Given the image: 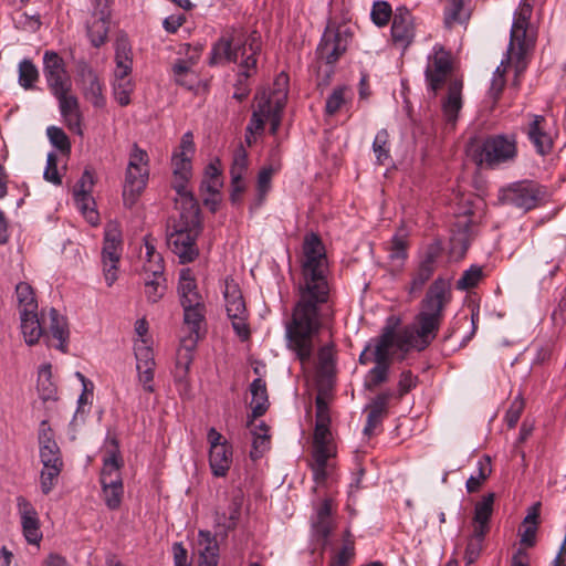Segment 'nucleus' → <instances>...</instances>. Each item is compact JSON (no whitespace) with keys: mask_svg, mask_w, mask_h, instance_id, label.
<instances>
[{"mask_svg":"<svg viewBox=\"0 0 566 566\" xmlns=\"http://www.w3.org/2000/svg\"><path fill=\"white\" fill-rule=\"evenodd\" d=\"M415 21L406 7H398L391 13V44L401 50V54L412 42L415 36Z\"/></svg>","mask_w":566,"mask_h":566,"instance_id":"obj_18","label":"nucleus"},{"mask_svg":"<svg viewBox=\"0 0 566 566\" xmlns=\"http://www.w3.org/2000/svg\"><path fill=\"white\" fill-rule=\"evenodd\" d=\"M470 15L469 0H448L444 8V23L448 28L465 23Z\"/></svg>","mask_w":566,"mask_h":566,"instance_id":"obj_39","label":"nucleus"},{"mask_svg":"<svg viewBox=\"0 0 566 566\" xmlns=\"http://www.w3.org/2000/svg\"><path fill=\"white\" fill-rule=\"evenodd\" d=\"M348 34L340 29L327 27L317 46L319 59L327 64H334L347 50Z\"/></svg>","mask_w":566,"mask_h":566,"instance_id":"obj_19","label":"nucleus"},{"mask_svg":"<svg viewBox=\"0 0 566 566\" xmlns=\"http://www.w3.org/2000/svg\"><path fill=\"white\" fill-rule=\"evenodd\" d=\"M352 101V91L348 86L342 85L333 90L326 99L325 113L334 116L344 105Z\"/></svg>","mask_w":566,"mask_h":566,"instance_id":"obj_44","label":"nucleus"},{"mask_svg":"<svg viewBox=\"0 0 566 566\" xmlns=\"http://www.w3.org/2000/svg\"><path fill=\"white\" fill-rule=\"evenodd\" d=\"M182 307L185 312V324L189 327L190 332L198 337L205 318L203 302H199V305L184 304Z\"/></svg>","mask_w":566,"mask_h":566,"instance_id":"obj_46","label":"nucleus"},{"mask_svg":"<svg viewBox=\"0 0 566 566\" xmlns=\"http://www.w3.org/2000/svg\"><path fill=\"white\" fill-rule=\"evenodd\" d=\"M312 536L325 546L328 537L335 527V522L332 515V500H324L316 509L312 517Z\"/></svg>","mask_w":566,"mask_h":566,"instance_id":"obj_25","label":"nucleus"},{"mask_svg":"<svg viewBox=\"0 0 566 566\" xmlns=\"http://www.w3.org/2000/svg\"><path fill=\"white\" fill-rule=\"evenodd\" d=\"M486 534L488 532L473 528L472 535L468 541L464 553V559L468 565L473 564L479 558L483 548V542Z\"/></svg>","mask_w":566,"mask_h":566,"instance_id":"obj_52","label":"nucleus"},{"mask_svg":"<svg viewBox=\"0 0 566 566\" xmlns=\"http://www.w3.org/2000/svg\"><path fill=\"white\" fill-rule=\"evenodd\" d=\"M250 391L252 395V417L259 418L263 416L269 408V398L265 381L261 378L254 379L250 385Z\"/></svg>","mask_w":566,"mask_h":566,"instance_id":"obj_42","label":"nucleus"},{"mask_svg":"<svg viewBox=\"0 0 566 566\" xmlns=\"http://www.w3.org/2000/svg\"><path fill=\"white\" fill-rule=\"evenodd\" d=\"M302 282L298 287L292 318L285 325L287 348L304 366L310 364L315 348V337L325 321L333 317L327 282V256L316 233L306 234L303 242Z\"/></svg>","mask_w":566,"mask_h":566,"instance_id":"obj_1","label":"nucleus"},{"mask_svg":"<svg viewBox=\"0 0 566 566\" xmlns=\"http://www.w3.org/2000/svg\"><path fill=\"white\" fill-rule=\"evenodd\" d=\"M148 163V154L134 144L129 155L123 189L124 205L128 208H132L137 202V199L146 188L149 177Z\"/></svg>","mask_w":566,"mask_h":566,"instance_id":"obj_9","label":"nucleus"},{"mask_svg":"<svg viewBox=\"0 0 566 566\" xmlns=\"http://www.w3.org/2000/svg\"><path fill=\"white\" fill-rule=\"evenodd\" d=\"M63 467L48 465L43 467L40 472V488L43 494L48 495L56 485Z\"/></svg>","mask_w":566,"mask_h":566,"instance_id":"obj_56","label":"nucleus"},{"mask_svg":"<svg viewBox=\"0 0 566 566\" xmlns=\"http://www.w3.org/2000/svg\"><path fill=\"white\" fill-rule=\"evenodd\" d=\"M243 501V492L240 489H233L227 494L226 503L218 505L214 512L217 535L227 537L229 532L237 528L241 517Z\"/></svg>","mask_w":566,"mask_h":566,"instance_id":"obj_12","label":"nucleus"},{"mask_svg":"<svg viewBox=\"0 0 566 566\" xmlns=\"http://www.w3.org/2000/svg\"><path fill=\"white\" fill-rule=\"evenodd\" d=\"M226 310L229 317H238V315H247L245 302L239 285L233 281L226 282L224 289Z\"/></svg>","mask_w":566,"mask_h":566,"instance_id":"obj_37","label":"nucleus"},{"mask_svg":"<svg viewBox=\"0 0 566 566\" xmlns=\"http://www.w3.org/2000/svg\"><path fill=\"white\" fill-rule=\"evenodd\" d=\"M171 165L174 172L172 188L179 195V199L176 202L177 205L186 203L188 197L195 198L187 188L192 170L191 157L175 153L171 158Z\"/></svg>","mask_w":566,"mask_h":566,"instance_id":"obj_22","label":"nucleus"},{"mask_svg":"<svg viewBox=\"0 0 566 566\" xmlns=\"http://www.w3.org/2000/svg\"><path fill=\"white\" fill-rule=\"evenodd\" d=\"M492 472L491 459L483 457L478 461V470L467 481V490L469 493L479 491L483 482L490 476Z\"/></svg>","mask_w":566,"mask_h":566,"instance_id":"obj_48","label":"nucleus"},{"mask_svg":"<svg viewBox=\"0 0 566 566\" xmlns=\"http://www.w3.org/2000/svg\"><path fill=\"white\" fill-rule=\"evenodd\" d=\"M494 497L495 495L493 493H489L484 495L482 500L475 504L473 517L474 530H480L489 533V522L493 513Z\"/></svg>","mask_w":566,"mask_h":566,"instance_id":"obj_40","label":"nucleus"},{"mask_svg":"<svg viewBox=\"0 0 566 566\" xmlns=\"http://www.w3.org/2000/svg\"><path fill=\"white\" fill-rule=\"evenodd\" d=\"M355 555V546L348 531L345 533L344 544L340 551L332 558L329 566H349Z\"/></svg>","mask_w":566,"mask_h":566,"instance_id":"obj_55","label":"nucleus"},{"mask_svg":"<svg viewBox=\"0 0 566 566\" xmlns=\"http://www.w3.org/2000/svg\"><path fill=\"white\" fill-rule=\"evenodd\" d=\"M46 134L54 147H56L61 151H70L71 144L69 137L61 128L56 126H50L46 130Z\"/></svg>","mask_w":566,"mask_h":566,"instance_id":"obj_61","label":"nucleus"},{"mask_svg":"<svg viewBox=\"0 0 566 566\" xmlns=\"http://www.w3.org/2000/svg\"><path fill=\"white\" fill-rule=\"evenodd\" d=\"M180 214L170 227L167 243L179 258L180 263L192 262L199 254L197 238L201 232L200 209L195 198H187L186 203L177 205Z\"/></svg>","mask_w":566,"mask_h":566,"instance_id":"obj_5","label":"nucleus"},{"mask_svg":"<svg viewBox=\"0 0 566 566\" xmlns=\"http://www.w3.org/2000/svg\"><path fill=\"white\" fill-rule=\"evenodd\" d=\"M526 135L539 155L551 153L554 145L555 132L553 125L543 115L530 114Z\"/></svg>","mask_w":566,"mask_h":566,"instance_id":"obj_15","label":"nucleus"},{"mask_svg":"<svg viewBox=\"0 0 566 566\" xmlns=\"http://www.w3.org/2000/svg\"><path fill=\"white\" fill-rule=\"evenodd\" d=\"M39 451L40 460L43 467L57 465L63 467L61 449L54 440V433L46 420L40 423L39 428Z\"/></svg>","mask_w":566,"mask_h":566,"instance_id":"obj_23","label":"nucleus"},{"mask_svg":"<svg viewBox=\"0 0 566 566\" xmlns=\"http://www.w3.org/2000/svg\"><path fill=\"white\" fill-rule=\"evenodd\" d=\"M451 300V284L437 279L421 302L420 312L412 324L395 329L400 319L391 315V361L403 359L408 353L426 349L437 337L443 311Z\"/></svg>","mask_w":566,"mask_h":566,"instance_id":"obj_2","label":"nucleus"},{"mask_svg":"<svg viewBox=\"0 0 566 566\" xmlns=\"http://www.w3.org/2000/svg\"><path fill=\"white\" fill-rule=\"evenodd\" d=\"M252 450L250 457L253 460L263 457L265 451L270 449L269 428L264 422H261L253 431Z\"/></svg>","mask_w":566,"mask_h":566,"instance_id":"obj_47","label":"nucleus"},{"mask_svg":"<svg viewBox=\"0 0 566 566\" xmlns=\"http://www.w3.org/2000/svg\"><path fill=\"white\" fill-rule=\"evenodd\" d=\"M533 6L530 0H522L514 12L510 33L507 59L496 67L490 87V96L496 101L505 86V63H514L516 75L526 69L527 55L534 49L537 28L532 21Z\"/></svg>","mask_w":566,"mask_h":566,"instance_id":"obj_3","label":"nucleus"},{"mask_svg":"<svg viewBox=\"0 0 566 566\" xmlns=\"http://www.w3.org/2000/svg\"><path fill=\"white\" fill-rule=\"evenodd\" d=\"M107 441L111 443L112 448L108 450V455L104 458L99 482L105 505L109 510H117L120 506L124 494L120 473L123 460L119 454L117 439L109 438Z\"/></svg>","mask_w":566,"mask_h":566,"instance_id":"obj_8","label":"nucleus"},{"mask_svg":"<svg viewBox=\"0 0 566 566\" xmlns=\"http://www.w3.org/2000/svg\"><path fill=\"white\" fill-rule=\"evenodd\" d=\"M389 395L382 392L378 395L368 406L369 412L364 433L370 436L382 422L388 412Z\"/></svg>","mask_w":566,"mask_h":566,"instance_id":"obj_30","label":"nucleus"},{"mask_svg":"<svg viewBox=\"0 0 566 566\" xmlns=\"http://www.w3.org/2000/svg\"><path fill=\"white\" fill-rule=\"evenodd\" d=\"M483 277V270L479 265H471L465 270L462 276L457 282V289L467 291L475 287Z\"/></svg>","mask_w":566,"mask_h":566,"instance_id":"obj_59","label":"nucleus"},{"mask_svg":"<svg viewBox=\"0 0 566 566\" xmlns=\"http://www.w3.org/2000/svg\"><path fill=\"white\" fill-rule=\"evenodd\" d=\"M122 253L123 235L120 226L116 221H109L104 229L102 249L103 274L108 286H112L118 277V264Z\"/></svg>","mask_w":566,"mask_h":566,"instance_id":"obj_10","label":"nucleus"},{"mask_svg":"<svg viewBox=\"0 0 566 566\" xmlns=\"http://www.w3.org/2000/svg\"><path fill=\"white\" fill-rule=\"evenodd\" d=\"M287 99V92L285 88H276L270 93V111L271 113L268 116V120H270V132L271 134H276L280 125H281V114L285 106Z\"/></svg>","mask_w":566,"mask_h":566,"instance_id":"obj_41","label":"nucleus"},{"mask_svg":"<svg viewBox=\"0 0 566 566\" xmlns=\"http://www.w3.org/2000/svg\"><path fill=\"white\" fill-rule=\"evenodd\" d=\"M335 454V449L312 448L310 468L313 472V479L317 484L326 482L332 469L329 460L334 458Z\"/></svg>","mask_w":566,"mask_h":566,"instance_id":"obj_28","label":"nucleus"},{"mask_svg":"<svg viewBox=\"0 0 566 566\" xmlns=\"http://www.w3.org/2000/svg\"><path fill=\"white\" fill-rule=\"evenodd\" d=\"M39 80L38 67L32 61L24 59L19 63V84L24 90L34 88V84Z\"/></svg>","mask_w":566,"mask_h":566,"instance_id":"obj_53","label":"nucleus"},{"mask_svg":"<svg viewBox=\"0 0 566 566\" xmlns=\"http://www.w3.org/2000/svg\"><path fill=\"white\" fill-rule=\"evenodd\" d=\"M138 381L147 392H154L156 361L148 339H137L134 345Z\"/></svg>","mask_w":566,"mask_h":566,"instance_id":"obj_16","label":"nucleus"},{"mask_svg":"<svg viewBox=\"0 0 566 566\" xmlns=\"http://www.w3.org/2000/svg\"><path fill=\"white\" fill-rule=\"evenodd\" d=\"M467 153L473 159L489 167H496L513 161L517 156L515 135H492L480 142L472 139L467 146Z\"/></svg>","mask_w":566,"mask_h":566,"instance_id":"obj_6","label":"nucleus"},{"mask_svg":"<svg viewBox=\"0 0 566 566\" xmlns=\"http://www.w3.org/2000/svg\"><path fill=\"white\" fill-rule=\"evenodd\" d=\"M216 537L217 534L213 535L210 531L198 532L199 562H219V545Z\"/></svg>","mask_w":566,"mask_h":566,"instance_id":"obj_38","label":"nucleus"},{"mask_svg":"<svg viewBox=\"0 0 566 566\" xmlns=\"http://www.w3.org/2000/svg\"><path fill=\"white\" fill-rule=\"evenodd\" d=\"M450 72L451 60L449 53L442 48H434L433 54L428 57L426 67L428 86L434 94L446 82Z\"/></svg>","mask_w":566,"mask_h":566,"instance_id":"obj_20","label":"nucleus"},{"mask_svg":"<svg viewBox=\"0 0 566 566\" xmlns=\"http://www.w3.org/2000/svg\"><path fill=\"white\" fill-rule=\"evenodd\" d=\"M193 59H178L172 65V76L176 84L192 90L198 82V75L193 70Z\"/></svg>","mask_w":566,"mask_h":566,"instance_id":"obj_34","label":"nucleus"},{"mask_svg":"<svg viewBox=\"0 0 566 566\" xmlns=\"http://www.w3.org/2000/svg\"><path fill=\"white\" fill-rule=\"evenodd\" d=\"M255 98L258 99L256 108L253 111L249 125L247 126V133L251 135H260L264 130L265 122L271 113L270 111V94L265 92L258 93Z\"/></svg>","mask_w":566,"mask_h":566,"instance_id":"obj_31","label":"nucleus"},{"mask_svg":"<svg viewBox=\"0 0 566 566\" xmlns=\"http://www.w3.org/2000/svg\"><path fill=\"white\" fill-rule=\"evenodd\" d=\"M313 448L335 449L329 428H315Z\"/></svg>","mask_w":566,"mask_h":566,"instance_id":"obj_64","label":"nucleus"},{"mask_svg":"<svg viewBox=\"0 0 566 566\" xmlns=\"http://www.w3.org/2000/svg\"><path fill=\"white\" fill-rule=\"evenodd\" d=\"M438 250H439V248H434V251L428 255V259L426 261L422 262L419 271L415 275V277L410 284V287H409L410 298H412L413 293L420 291L421 287L424 285V283L430 279V276L433 272V268H432L433 256H434L436 252H438Z\"/></svg>","mask_w":566,"mask_h":566,"instance_id":"obj_50","label":"nucleus"},{"mask_svg":"<svg viewBox=\"0 0 566 566\" xmlns=\"http://www.w3.org/2000/svg\"><path fill=\"white\" fill-rule=\"evenodd\" d=\"M452 205L454 206V213L457 216L474 218L480 211H482L484 202L480 197L472 193L465 195L458 191L454 193Z\"/></svg>","mask_w":566,"mask_h":566,"instance_id":"obj_36","label":"nucleus"},{"mask_svg":"<svg viewBox=\"0 0 566 566\" xmlns=\"http://www.w3.org/2000/svg\"><path fill=\"white\" fill-rule=\"evenodd\" d=\"M410 228L407 223H402L391 238V274L395 271L402 270L405 262L408 259V248Z\"/></svg>","mask_w":566,"mask_h":566,"instance_id":"obj_26","label":"nucleus"},{"mask_svg":"<svg viewBox=\"0 0 566 566\" xmlns=\"http://www.w3.org/2000/svg\"><path fill=\"white\" fill-rule=\"evenodd\" d=\"M178 292L181 305H199V302H202V296L198 292L197 283L190 269H182L180 271Z\"/></svg>","mask_w":566,"mask_h":566,"instance_id":"obj_35","label":"nucleus"},{"mask_svg":"<svg viewBox=\"0 0 566 566\" xmlns=\"http://www.w3.org/2000/svg\"><path fill=\"white\" fill-rule=\"evenodd\" d=\"M52 95L59 102L61 115L69 129L81 135L82 113L78 98L72 94V91H61Z\"/></svg>","mask_w":566,"mask_h":566,"instance_id":"obj_24","label":"nucleus"},{"mask_svg":"<svg viewBox=\"0 0 566 566\" xmlns=\"http://www.w3.org/2000/svg\"><path fill=\"white\" fill-rule=\"evenodd\" d=\"M501 199L506 205L528 211L538 206L542 200V192L536 184L521 181L504 189Z\"/></svg>","mask_w":566,"mask_h":566,"instance_id":"obj_14","label":"nucleus"},{"mask_svg":"<svg viewBox=\"0 0 566 566\" xmlns=\"http://www.w3.org/2000/svg\"><path fill=\"white\" fill-rule=\"evenodd\" d=\"M20 321L24 342L29 346L35 345L39 339L44 336L46 313L42 312L41 321L38 317V311L32 313H21Z\"/></svg>","mask_w":566,"mask_h":566,"instance_id":"obj_27","label":"nucleus"},{"mask_svg":"<svg viewBox=\"0 0 566 566\" xmlns=\"http://www.w3.org/2000/svg\"><path fill=\"white\" fill-rule=\"evenodd\" d=\"M361 365L375 364L365 377L366 389L374 391L389 377V319L378 337L371 338L359 355Z\"/></svg>","mask_w":566,"mask_h":566,"instance_id":"obj_7","label":"nucleus"},{"mask_svg":"<svg viewBox=\"0 0 566 566\" xmlns=\"http://www.w3.org/2000/svg\"><path fill=\"white\" fill-rule=\"evenodd\" d=\"M371 21L378 25L384 27L389 22V3L387 1L374 2L371 12Z\"/></svg>","mask_w":566,"mask_h":566,"instance_id":"obj_63","label":"nucleus"},{"mask_svg":"<svg viewBox=\"0 0 566 566\" xmlns=\"http://www.w3.org/2000/svg\"><path fill=\"white\" fill-rule=\"evenodd\" d=\"M43 75L51 94L61 91H72V80L64 60L54 51L43 54Z\"/></svg>","mask_w":566,"mask_h":566,"instance_id":"obj_13","label":"nucleus"},{"mask_svg":"<svg viewBox=\"0 0 566 566\" xmlns=\"http://www.w3.org/2000/svg\"><path fill=\"white\" fill-rule=\"evenodd\" d=\"M134 91L132 78L114 80L113 93L116 102L120 106H127L130 103V94Z\"/></svg>","mask_w":566,"mask_h":566,"instance_id":"obj_57","label":"nucleus"},{"mask_svg":"<svg viewBox=\"0 0 566 566\" xmlns=\"http://www.w3.org/2000/svg\"><path fill=\"white\" fill-rule=\"evenodd\" d=\"M43 337L49 346H53L64 354L67 353L70 342L69 323L66 317L53 307L46 313V326Z\"/></svg>","mask_w":566,"mask_h":566,"instance_id":"obj_17","label":"nucleus"},{"mask_svg":"<svg viewBox=\"0 0 566 566\" xmlns=\"http://www.w3.org/2000/svg\"><path fill=\"white\" fill-rule=\"evenodd\" d=\"M108 12L105 9L93 13L86 28L92 45L98 48L105 43L108 34Z\"/></svg>","mask_w":566,"mask_h":566,"instance_id":"obj_32","label":"nucleus"},{"mask_svg":"<svg viewBox=\"0 0 566 566\" xmlns=\"http://www.w3.org/2000/svg\"><path fill=\"white\" fill-rule=\"evenodd\" d=\"M76 85L84 99L95 108H103L106 105L105 84L86 61L77 62Z\"/></svg>","mask_w":566,"mask_h":566,"instance_id":"obj_11","label":"nucleus"},{"mask_svg":"<svg viewBox=\"0 0 566 566\" xmlns=\"http://www.w3.org/2000/svg\"><path fill=\"white\" fill-rule=\"evenodd\" d=\"M275 171L276 169L272 166L264 167L260 170L256 182L258 196L252 208L258 209L263 205L266 195L271 190V180Z\"/></svg>","mask_w":566,"mask_h":566,"instance_id":"obj_49","label":"nucleus"},{"mask_svg":"<svg viewBox=\"0 0 566 566\" xmlns=\"http://www.w3.org/2000/svg\"><path fill=\"white\" fill-rule=\"evenodd\" d=\"M221 187L222 180L220 160L216 158L206 167L200 189L201 191H206L208 193H219Z\"/></svg>","mask_w":566,"mask_h":566,"instance_id":"obj_43","label":"nucleus"},{"mask_svg":"<svg viewBox=\"0 0 566 566\" xmlns=\"http://www.w3.org/2000/svg\"><path fill=\"white\" fill-rule=\"evenodd\" d=\"M248 166V153L245 151L243 146H239L233 154V160L230 168L231 178L244 179Z\"/></svg>","mask_w":566,"mask_h":566,"instance_id":"obj_58","label":"nucleus"},{"mask_svg":"<svg viewBox=\"0 0 566 566\" xmlns=\"http://www.w3.org/2000/svg\"><path fill=\"white\" fill-rule=\"evenodd\" d=\"M15 297L21 313H32L38 311V302L33 289L25 282H20L15 286Z\"/></svg>","mask_w":566,"mask_h":566,"instance_id":"obj_45","label":"nucleus"},{"mask_svg":"<svg viewBox=\"0 0 566 566\" xmlns=\"http://www.w3.org/2000/svg\"><path fill=\"white\" fill-rule=\"evenodd\" d=\"M232 463V447L224 443L209 450V464L214 476H226Z\"/></svg>","mask_w":566,"mask_h":566,"instance_id":"obj_33","label":"nucleus"},{"mask_svg":"<svg viewBox=\"0 0 566 566\" xmlns=\"http://www.w3.org/2000/svg\"><path fill=\"white\" fill-rule=\"evenodd\" d=\"M165 264L161 255H155L154 259L145 260L143 264L144 277H160L164 275Z\"/></svg>","mask_w":566,"mask_h":566,"instance_id":"obj_62","label":"nucleus"},{"mask_svg":"<svg viewBox=\"0 0 566 566\" xmlns=\"http://www.w3.org/2000/svg\"><path fill=\"white\" fill-rule=\"evenodd\" d=\"M388 140L389 134L386 129L379 130L374 139L373 150L376 155L377 161L380 164H382L388 158Z\"/></svg>","mask_w":566,"mask_h":566,"instance_id":"obj_60","label":"nucleus"},{"mask_svg":"<svg viewBox=\"0 0 566 566\" xmlns=\"http://www.w3.org/2000/svg\"><path fill=\"white\" fill-rule=\"evenodd\" d=\"M261 34L252 31L249 35H244L241 31H233L229 36H222L212 48L211 63L221 61L239 63L243 70L238 83L233 98L242 102L250 94V88L245 84L250 77L252 70L256 66V56L261 52Z\"/></svg>","mask_w":566,"mask_h":566,"instance_id":"obj_4","label":"nucleus"},{"mask_svg":"<svg viewBox=\"0 0 566 566\" xmlns=\"http://www.w3.org/2000/svg\"><path fill=\"white\" fill-rule=\"evenodd\" d=\"M145 296L149 303H157L166 293V277H144Z\"/></svg>","mask_w":566,"mask_h":566,"instance_id":"obj_51","label":"nucleus"},{"mask_svg":"<svg viewBox=\"0 0 566 566\" xmlns=\"http://www.w3.org/2000/svg\"><path fill=\"white\" fill-rule=\"evenodd\" d=\"M17 509L25 541L29 544L39 545L42 539V532L35 507L28 499L20 495L17 497Z\"/></svg>","mask_w":566,"mask_h":566,"instance_id":"obj_21","label":"nucleus"},{"mask_svg":"<svg viewBox=\"0 0 566 566\" xmlns=\"http://www.w3.org/2000/svg\"><path fill=\"white\" fill-rule=\"evenodd\" d=\"M77 209L82 212L87 222L96 227L99 223V214L94 208V200L91 195H74Z\"/></svg>","mask_w":566,"mask_h":566,"instance_id":"obj_54","label":"nucleus"},{"mask_svg":"<svg viewBox=\"0 0 566 566\" xmlns=\"http://www.w3.org/2000/svg\"><path fill=\"white\" fill-rule=\"evenodd\" d=\"M462 83L460 81H451L448 86V94L442 101V113L448 125L454 126L458 114L462 107L461 98Z\"/></svg>","mask_w":566,"mask_h":566,"instance_id":"obj_29","label":"nucleus"}]
</instances>
